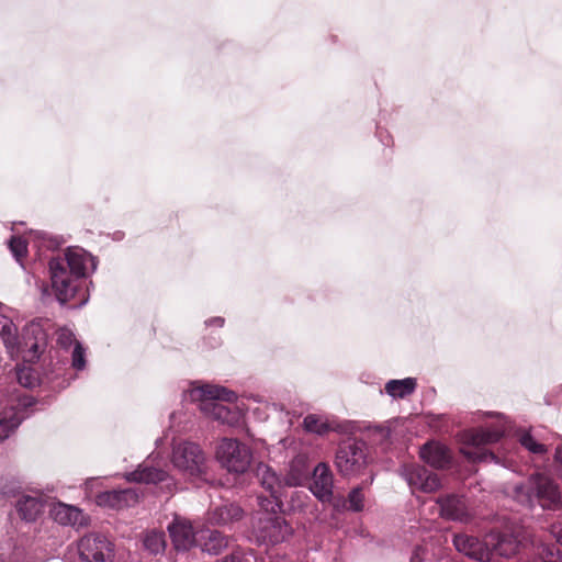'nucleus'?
I'll use <instances>...</instances> for the list:
<instances>
[{
  "instance_id": "39",
  "label": "nucleus",
  "mask_w": 562,
  "mask_h": 562,
  "mask_svg": "<svg viewBox=\"0 0 562 562\" xmlns=\"http://www.w3.org/2000/svg\"><path fill=\"white\" fill-rule=\"evenodd\" d=\"M216 562H248V560L240 550H234L229 555Z\"/></svg>"
},
{
  "instance_id": "32",
  "label": "nucleus",
  "mask_w": 562,
  "mask_h": 562,
  "mask_svg": "<svg viewBox=\"0 0 562 562\" xmlns=\"http://www.w3.org/2000/svg\"><path fill=\"white\" fill-rule=\"evenodd\" d=\"M348 503V509L352 512H361L363 509V502H364V494H363V487L357 486L353 487L349 494L347 499L345 501Z\"/></svg>"
},
{
  "instance_id": "7",
  "label": "nucleus",
  "mask_w": 562,
  "mask_h": 562,
  "mask_svg": "<svg viewBox=\"0 0 562 562\" xmlns=\"http://www.w3.org/2000/svg\"><path fill=\"white\" fill-rule=\"evenodd\" d=\"M78 552L86 562H112L114 547L105 536L89 533L79 540Z\"/></svg>"
},
{
  "instance_id": "24",
  "label": "nucleus",
  "mask_w": 562,
  "mask_h": 562,
  "mask_svg": "<svg viewBox=\"0 0 562 562\" xmlns=\"http://www.w3.org/2000/svg\"><path fill=\"white\" fill-rule=\"evenodd\" d=\"M417 386L416 379L390 380L385 384V392L394 398H404L412 395Z\"/></svg>"
},
{
  "instance_id": "16",
  "label": "nucleus",
  "mask_w": 562,
  "mask_h": 562,
  "mask_svg": "<svg viewBox=\"0 0 562 562\" xmlns=\"http://www.w3.org/2000/svg\"><path fill=\"white\" fill-rule=\"evenodd\" d=\"M50 514L54 520L60 525L82 527L88 524V518L79 508L64 503L56 504Z\"/></svg>"
},
{
  "instance_id": "27",
  "label": "nucleus",
  "mask_w": 562,
  "mask_h": 562,
  "mask_svg": "<svg viewBox=\"0 0 562 562\" xmlns=\"http://www.w3.org/2000/svg\"><path fill=\"white\" fill-rule=\"evenodd\" d=\"M228 546V538L222 532L213 530L210 532L207 540L203 544V551L210 554H220Z\"/></svg>"
},
{
  "instance_id": "1",
  "label": "nucleus",
  "mask_w": 562,
  "mask_h": 562,
  "mask_svg": "<svg viewBox=\"0 0 562 562\" xmlns=\"http://www.w3.org/2000/svg\"><path fill=\"white\" fill-rule=\"evenodd\" d=\"M86 265L87 255L81 249H68L49 260L52 288L60 304L77 307L86 301L82 286Z\"/></svg>"
},
{
  "instance_id": "18",
  "label": "nucleus",
  "mask_w": 562,
  "mask_h": 562,
  "mask_svg": "<svg viewBox=\"0 0 562 562\" xmlns=\"http://www.w3.org/2000/svg\"><path fill=\"white\" fill-rule=\"evenodd\" d=\"M243 513L238 505L226 503L212 508L207 514V521L211 525L225 526L241 519Z\"/></svg>"
},
{
  "instance_id": "11",
  "label": "nucleus",
  "mask_w": 562,
  "mask_h": 562,
  "mask_svg": "<svg viewBox=\"0 0 562 562\" xmlns=\"http://www.w3.org/2000/svg\"><path fill=\"white\" fill-rule=\"evenodd\" d=\"M334 475L329 465L325 462L318 463L313 470L311 491L323 503H330L333 499Z\"/></svg>"
},
{
  "instance_id": "22",
  "label": "nucleus",
  "mask_w": 562,
  "mask_h": 562,
  "mask_svg": "<svg viewBox=\"0 0 562 562\" xmlns=\"http://www.w3.org/2000/svg\"><path fill=\"white\" fill-rule=\"evenodd\" d=\"M46 346V334L40 326L32 325L24 337V347L33 353L32 358H38Z\"/></svg>"
},
{
  "instance_id": "37",
  "label": "nucleus",
  "mask_w": 562,
  "mask_h": 562,
  "mask_svg": "<svg viewBox=\"0 0 562 562\" xmlns=\"http://www.w3.org/2000/svg\"><path fill=\"white\" fill-rule=\"evenodd\" d=\"M56 335L57 345L64 349H68L72 344L76 345V342H78L75 334L68 328H59L56 331Z\"/></svg>"
},
{
  "instance_id": "15",
  "label": "nucleus",
  "mask_w": 562,
  "mask_h": 562,
  "mask_svg": "<svg viewBox=\"0 0 562 562\" xmlns=\"http://www.w3.org/2000/svg\"><path fill=\"white\" fill-rule=\"evenodd\" d=\"M437 503L440 506L441 516L447 519L467 521L470 518L467 502L462 496L447 495L440 497Z\"/></svg>"
},
{
  "instance_id": "9",
  "label": "nucleus",
  "mask_w": 562,
  "mask_h": 562,
  "mask_svg": "<svg viewBox=\"0 0 562 562\" xmlns=\"http://www.w3.org/2000/svg\"><path fill=\"white\" fill-rule=\"evenodd\" d=\"M456 549L464 555L481 562H488L492 559V550L488 546L487 537L480 540L477 537L458 533L453 537Z\"/></svg>"
},
{
  "instance_id": "44",
  "label": "nucleus",
  "mask_w": 562,
  "mask_h": 562,
  "mask_svg": "<svg viewBox=\"0 0 562 562\" xmlns=\"http://www.w3.org/2000/svg\"><path fill=\"white\" fill-rule=\"evenodd\" d=\"M553 532H554V537L557 539V542L562 546V527L559 530L553 531Z\"/></svg>"
},
{
  "instance_id": "34",
  "label": "nucleus",
  "mask_w": 562,
  "mask_h": 562,
  "mask_svg": "<svg viewBox=\"0 0 562 562\" xmlns=\"http://www.w3.org/2000/svg\"><path fill=\"white\" fill-rule=\"evenodd\" d=\"M16 328L14 324L7 317H0V335L7 346H12L15 342Z\"/></svg>"
},
{
  "instance_id": "21",
  "label": "nucleus",
  "mask_w": 562,
  "mask_h": 562,
  "mask_svg": "<svg viewBox=\"0 0 562 562\" xmlns=\"http://www.w3.org/2000/svg\"><path fill=\"white\" fill-rule=\"evenodd\" d=\"M168 474L164 470L153 467H139L137 470L131 472L127 476L128 481L136 483H159L167 479Z\"/></svg>"
},
{
  "instance_id": "40",
  "label": "nucleus",
  "mask_w": 562,
  "mask_h": 562,
  "mask_svg": "<svg viewBox=\"0 0 562 562\" xmlns=\"http://www.w3.org/2000/svg\"><path fill=\"white\" fill-rule=\"evenodd\" d=\"M216 562H248V560L240 550H234L229 555Z\"/></svg>"
},
{
  "instance_id": "38",
  "label": "nucleus",
  "mask_w": 562,
  "mask_h": 562,
  "mask_svg": "<svg viewBox=\"0 0 562 562\" xmlns=\"http://www.w3.org/2000/svg\"><path fill=\"white\" fill-rule=\"evenodd\" d=\"M86 366L85 349L80 342H76L72 351V367L81 370Z\"/></svg>"
},
{
  "instance_id": "36",
  "label": "nucleus",
  "mask_w": 562,
  "mask_h": 562,
  "mask_svg": "<svg viewBox=\"0 0 562 562\" xmlns=\"http://www.w3.org/2000/svg\"><path fill=\"white\" fill-rule=\"evenodd\" d=\"M20 488L21 487L18 482L13 480H0V501L14 497L19 493Z\"/></svg>"
},
{
  "instance_id": "8",
  "label": "nucleus",
  "mask_w": 562,
  "mask_h": 562,
  "mask_svg": "<svg viewBox=\"0 0 562 562\" xmlns=\"http://www.w3.org/2000/svg\"><path fill=\"white\" fill-rule=\"evenodd\" d=\"M291 527L280 515L260 514L256 526V537L266 543H280L291 535Z\"/></svg>"
},
{
  "instance_id": "26",
  "label": "nucleus",
  "mask_w": 562,
  "mask_h": 562,
  "mask_svg": "<svg viewBox=\"0 0 562 562\" xmlns=\"http://www.w3.org/2000/svg\"><path fill=\"white\" fill-rule=\"evenodd\" d=\"M537 554L538 558L529 562H562V551L555 543H541Z\"/></svg>"
},
{
  "instance_id": "3",
  "label": "nucleus",
  "mask_w": 562,
  "mask_h": 562,
  "mask_svg": "<svg viewBox=\"0 0 562 562\" xmlns=\"http://www.w3.org/2000/svg\"><path fill=\"white\" fill-rule=\"evenodd\" d=\"M202 412L221 423H232L234 413L223 402L233 403L237 398L235 392L216 385H206L202 390Z\"/></svg>"
},
{
  "instance_id": "12",
  "label": "nucleus",
  "mask_w": 562,
  "mask_h": 562,
  "mask_svg": "<svg viewBox=\"0 0 562 562\" xmlns=\"http://www.w3.org/2000/svg\"><path fill=\"white\" fill-rule=\"evenodd\" d=\"M168 531L176 550H189L195 543V530L187 518L175 516Z\"/></svg>"
},
{
  "instance_id": "23",
  "label": "nucleus",
  "mask_w": 562,
  "mask_h": 562,
  "mask_svg": "<svg viewBox=\"0 0 562 562\" xmlns=\"http://www.w3.org/2000/svg\"><path fill=\"white\" fill-rule=\"evenodd\" d=\"M257 477L268 493H281L282 482L269 465L260 463L257 467Z\"/></svg>"
},
{
  "instance_id": "42",
  "label": "nucleus",
  "mask_w": 562,
  "mask_h": 562,
  "mask_svg": "<svg viewBox=\"0 0 562 562\" xmlns=\"http://www.w3.org/2000/svg\"><path fill=\"white\" fill-rule=\"evenodd\" d=\"M210 324H214L218 327H222L224 325V318H222V317L213 318L210 321Z\"/></svg>"
},
{
  "instance_id": "14",
  "label": "nucleus",
  "mask_w": 562,
  "mask_h": 562,
  "mask_svg": "<svg viewBox=\"0 0 562 562\" xmlns=\"http://www.w3.org/2000/svg\"><path fill=\"white\" fill-rule=\"evenodd\" d=\"M420 458L435 469H447L452 461L451 451L437 441L425 443L420 449Z\"/></svg>"
},
{
  "instance_id": "19",
  "label": "nucleus",
  "mask_w": 562,
  "mask_h": 562,
  "mask_svg": "<svg viewBox=\"0 0 562 562\" xmlns=\"http://www.w3.org/2000/svg\"><path fill=\"white\" fill-rule=\"evenodd\" d=\"M488 546L492 550V555L497 554L501 557L509 558L517 551L518 544L516 539L508 535L498 532H491L487 535Z\"/></svg>"
},
{
  "instance_id": "17",
  "label": "nucleus",
  "mask_w": 562,
  "mask_h": 562,
  "mask_svg": "<svg viewBox=\"0 0 562 562\" xmlns=\"http://www.w3.org/2000/svg\"><path fill=\"white\" fill-rule=\"evenodd\" d=\"M137 501L138 494L132 488L108 491L98 496L100 505H106L112 508L131 506L137 503Z\"/></svg>"
},
{
  "instance_id": "43",
  "label": "nucleus",
  "mask_w": 562,
  "mask_h": 562,
  "mask_svg": "<svg viewBox=\"0 0 562 562\" xmlns=\"http://www.w3.org/2000/svg\"><path fill=\"white\" fill-rule=\"evenodd\" d=\"M555 460L562 464V445L555 450Z\"/></svg>"
},
{
  "instance_id": "29",
  "label": "nucleus",
  "mask_w": 562,
  "mask_h": 562,
  "mask_svg": "<svg viewBox=\"0 0 562 562\" xmlns=\"http://www.w3.org/2000/svg\"><path fill=\"white\" fill-rule=\"evenodd\" d=\"M304 429L308 432H315L317 435H325L333 430V427L323 417L310 414L303 420Z\"/></svg>"
},
{
  "instance_id": "30",
  "label": "nucleus",
  "mask_w": 562,
  "mask_h": 562,
  "mask_svg": "<svg viewBox=\"0 0 562 562\" xmlns=\"http://www.w3.org/2000/svg\"><path fill=\"white\" fill-rule=\"evenodd\" d=\"M144 547L153 554L164 552L166 548L165 533L162 531L151 530L144 538Z\"/></svg>"
},
{
  "instance_id": "20",
  "label": "nucleus",
  "mask_w": 562,
  "mask_h": 562,
  "mask_svg": "<svg viewBox=\"0 0 562 562\" xmlns=\"http://www.w3.org/2000/svg\"><path fill=\"white\" fill-rule=\"evenodd\" d=\"M16 510L21 519L34 521L44 509V503L40 497L23 495L16 502Z\"/></svg>"
},
{
  "instance_id": "33",
  "label": "nucleus",
  "mask_w": 562,
  "mask_h": 562,
  "mask_svg": "<svg viewBox=\"0 0 562 562\" xmlns=\"http://www.w3.org/2000/svg\"><path fill=\"white\" fill-rule=\"evenodd\" d=\"M9 248L14 258L21 262L27 254V241L20 236H12L9 240Z\"/></svg>"
},
{
  "instance_id": "45",
  "label": "nucleus",
  "mask_w": 562,
  "mask_h": 562,
  "mask_svg": "<svg viewBox=\"0 0 562 562\" xmlns=\"http://www.w3.org/2000/svg\"><path fill=\"white\" fill-rule=\"evenodd\" d=\"M411 562H422V558H420V555H419V551H418V550H416V551L413 553V555H412V558H411Z\"/></svg>"
},
{
  "instance_id": "41",
  "label": "nucleus",
  "mask_w": 562,
  "mask_h": 562,
  "mask_svg": "<svg viewBox=\"0 0 562 562\" xmlns=\"http://www.w3.org/2000/svg\"><path fill=\"white\" fill-rule=\"evenodd\" d=\"M18 380L23 386H32V382L30 381L29 376L24 375V371L18 373Z\"/></svg>"
},
{
  "instance_id": "10",
  "label": "nucleus",
  "mask_w": 562,
  "mask_h": 562,
  "mask_svg": "<svg viewBox=\"0 0 562 562\" xmlns=\"http://www.w3.org/2000/svg\"><path fill=\"white\" fill-rule=\"evenodd\" d=\"M531 492L543 508H554L560 502L557 483L547 475L535 474L530 479Z\"/></svg>"
},
{
  "instance_id": "25",
  "label": "nucleus",
  "mask_w": 562,
  "mask_h": 562,
  "mask_svg": "<svg viewBox=\"0 0 562 562\" xmlns=\"http://www.w3.org/2000/svg\"><path fill=\"white\" fill-rule=\"evenodd\" d=\"M22 418L13 407L0 412V440H4L21 424Z\"/></svg>"
},
{
  "instance_id": "13",
  "label": "nucleus",
  "mask_w": 562,
  "mask_h": 562,
  "mask_svg": "<svg viewBox=\"0 0 562 562\" xmlns=\"http://www.w3.org/2000/svg\"><path fill=\"white\" fill-rule=\"evenodd\" d=\"M406 477L413 490H418L424 493H432L440 487L438 475L422 465L409 467L406 472Z\"/></svg>"
},
{
  "instance_id": "31",
  "label": "nucleus",
  "mask_w": 562,
  "mask_h": 562,
  "mask_svg": "<svg viewBox=\"0 0 562 562\" xmlns=\"http://www.w3.org/2000/svg\"><path fill=\"white\" fill-rule=\"evenodd\" d=\"M308 476V472L304 470L303 463H292L289 473L284 477V483L288 486H301L304 484Z\"/></svg>"
},
{
  "instance_id": "2",
  "label": "nucleus",
  "mask_w": 562,
  "mask_h": 562,
  "mask_svg": "<svg viewBox=\"0 0 562 562\" xmlns=\"http://www.w3.org/2000/svg\"><path fill=\"white\" fill-rule=\"evenodd\" d=\"M503 436L504 431L499 428L473 429L467 435V445L461 452L473 462L494 461L497 458L486 446L498 442Z\"/></svg>"
},
{
  "instance_id": "35",
  "label": "nucleus",
  "mask_w": 562,
  "mask_h": 562,
  "mask_svg": "<svg viewBox=\"0 0 562 562\" xmlns=\"http://www.w3.org/2000/svg\"><path fill=\"white\" fill-rule=\"evenodd\" d=\"M521 446L535 454H542L547 452V447L538 441L528 432L520 436Z\"/></svg>"
},
{
  "instance_id": "5",
  "label": "nucleus",
  "mask_w": 562,
  "mask_h": 562,
  "mask_svg": "<svg viewBox=\"0 0 562 562\" xmlns=\"http://www.w3.org/2000/svg\"><path fill=\"white\" fill-rule=\"evenodd\" d=\"M367 445L359 440H347L339 445L335 465L342 476L359 474L368 464Z\"/></svg>"
},
{
  "instance_id": "4",
  "label": "nucleus",
  "mask_w": 562,
  "mask_h": 562,
  "mask_svg": "<svg viewBox=\"0 0 562 562\" xmlns=\"http://www.w3.org/2000/svg\"><path fill=\"white\" fill-rule=\"evenodd\" d=\"M172 463L188 477H201L206 472V458L199 445L183 441L173 447Z\"/></svg>"
},
{
  "instance_id": "6",
  "label": "nucleus",
  "mask_w": 562,
  "mask_h": 562,
  "mask_svg": "<svg viewBox=\"0 0 562 562\" xmlns=\"http://www.w3.org/2000/svg\"><path fill=\"white\" fill-rule=\"evenodd\" d=\"M216 458L227 471L245 473L250 467L252 453L250 448L239 440L224 438L216 449Z\"/></svg>"
},
{
  "instance_id": "28",
  "label": "nucleus",
  "mask_w": 562,
  "mask_h": 562,
  "mask_svg": "<svg viewBox=\"0 0 562 562\" xmlns=\"http://www.w3.org/2000/svg\"><path fill=\"white\" fill-rule=\"evenodd\" d=\"M257 501L258 506L262 510L261 514L271 513L272 515H278V512L281 510V493H269L268 496L258 495Z\"/></svg>"
}]
</instances>
